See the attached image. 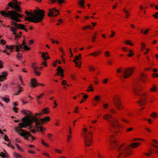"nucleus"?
Returning a JSON list of instances; mask_svg holds the SVG:
<instances>
[{
	"label": "nucleus",
	"instance_id": "nucleus-51",
	"mask_svg": "<svg viewBox=\"0 0 158 158\" xmlns=\"http://www.w3.org/2000/svg\"><path fill=\"white\" fill-rule=\"evenodd\" d=\"M88 88H90V89H88L87 90L88 91H93V89L92 88V87H91V85H90L89 86V87Z\"/></svg>",
	"mask_w": 158,
	"mask_h": 158
},
{
	"label": "nucleus",
	"instance_id": "nucleus-3",
	"mask_svg": "<svg viewBox=\"0 0 158 158\" xmlns=\"http://www.w3.org/2000/svg\"><path fill=\"white\" fill-rule=\"evenodd\" d=\"M1 13L2 15L10 17V19H12L16 22H20L18 18H21L23 16L21 14L18 13L15 10L7 11V12H6L5 11H2Z\"/></svg>",
	"mask_w": 158,
	"mask_h": 158
},
{
	"label": "nucleus",
	"instance_id": "nucleus-57",
	"mask_svg": "<svg viewBox=\"0 0 158 158\" xmlns=\"http://www.w3.org/2000/svg\"><path fill=\"white\" fill-rule=\"evenodd\" d=\"M117 71L118 73H120L122 72V69L121 68H119L117 70Z\"/></svg>",
	"mask_w": 158,
	"mask_h": 158
},
{
	"label": "nucleus",
	"instance_id": "nucleus-9",
	"mask_svg": "<svg viewBox=\"0 0 158 158\" xmlns=\"http://www.w3.org/2000/svg\"><path fill=\"white\" fill-rule=\"evenodd\" d=\"M92 133L89 131L88 133H85V136L83 137L85 145L89 146L92 143V139L90 138L92 136Z\"/></svg>",
	"mask_w": 158,
	"mask_h": 158
},
{
	"label": "nucleus",
	"instance_id": "nucleus-7",
	"mask_svg": "<svg viewBox=\"0 0 158 158\" xmlns=\"http://www.w3.org/2000/svg\"><path fill=\"white\" fill-rule=\"evenodd\" d=\"M18 4H21V3L18 2L17 0H12L8 3V6L18 12H22L20 6Z\"/></svg>",
	"mask_w": 158,
	"mask_h": 158
},
{
	"label": "nucleus",
	"instance_id": "nucleus-15",
	"mask_svg": "<svg viewBox=\"0 0 158 158\" xmlns=\"http://www.w3.org/2000/svg\"><path fill=\"white\" fill-rule=\"evenodd\" d=\"M31 67L34 71V73L35 75L39 76L40 75V73L37 71V69H39V68L37 67L34 63H33L31 65Z\"/></svg>",
	"mask_w": 158,
	"mask_h": 158
},
{
	"label": "nucleus",
	"instance_id": "nucleus-31",
	"mask_svg": "<svg viewBox=\"0 0 158 158\" xmlns=\"http://www.w3.org/2000/svg\"><path fill=\"white\" fill-rule=\"evenodd\" d=\"M152 145L156 148V149H153V150L156 154H158V146L153 144H152Z\"/></svg>",
	"mask_w": 158,
	"mask_h": 158
},
{
	"label": "nucleus",
	"instance_id": "nucleus-4",
	"mask_svg": "<svg viewBox=\"0 0 158 158\" xmlns=\"http://www.w3.org/2000/svg\"><path fill=\"white\" fill-rule=\"evenodd\" d=\"M11 23V25L14 26L10 27V30L13 32V34L15 35L16 40V38L18 39L20 37L22 34V32L19 31V34L18 35L16 32V30L19 28L20 29L24 30L26 32L27 31V30L25 28L24 25L21 23L17 24L13 21H12Z\"/></svg>",
	"mask_w": 158,
	"mask_h": 158
},
{
	"label": "nucleus",
	"instance_id": "nucleus-16",
	"mask_svg": "<svg viewBox=\"0 0 158 158\" xmlns=\"http://www.w3.org/2000/svg\"><path fill=\"white\" fill-rule=\"evenodd\" d=\"M44 114V113H41V112H40L39 113H36L34 115H32L33 117H35L36 118L37 121L39 122V127H40L41 128H42V129L43 130L42 131H44L43 129V128L41 124L40 123V121H39L40 120H38V118H40V116H41L43 114Z\"/></svg>",
	"mask_w": 158,
	"mask_h": 158
},
{
	"label": "nucleus",
	"instance_id": "nucleus-17",
	"mask_svg": "<svg viewBox=\"0 0 158 158\" xmlns=\"http://www.w3.org/2000/svg\"><path fill=\"white\" fill-rule=\"evenodd\" d=\"M31 85L30 86L32 87H35L37 86V84L41 85L42 86H44V85L43 84H40L37 82V80L35 79H32L31 80L30 82Z\"/></svg>",
	"mask_w": 158,
	"mask_h": 158
},
{
	"label": "nucleus",
	"instance_id": "nucleus-59",
	"mask_svg": "<svg viewBox=\"0 0 158 158\" xmlns=\"http://www.w3.org/2000/svg\"><path fill=\"white\" fill-rule=\"evenodd\" d=\"M152 75H153V77H158V74H157L153 73L152 74Z\"/></svg>",
	"mask_w": 158,
	"mask_h": 158
},
{
	"label": "nucleus",
	"instance_id": "nucleus-46",
	"mask_svg": "<svg viewBox=\"0 0 158 158\" xmlns=\"http://www.w3.org/2000/svg\"><path fill=\"white\" fill-rule=\"evenodd\" d=\"M157 115V114L156 113L153 112L151 116L153 118H156V116Z\"/></svg>",
	"mask_w": 158,
	"mask_h": 158
},
{
	"label": "nucleus",
	"instance_id": "nucleus-8",
	"mask_svg": "<svg viewBox=\"0 0 158 158\" xmlns=\"http://www.w3.org/2000/svg\"><path fill=\"white\" fill-rule=\"evenodd\" d=\"M113 101L114 104L118 110L122 109L123 106L120 102V98L117 95L114 96Z\"/></svg>",
	"mask_w": 158,
	"mask_h": 158
},
{
	"label": "nucleus",
	"instance_id": "nucleus-1",
	"mask_svg": "<svg viewBox=\"0 0 158 158\" xmlns=\"http://www.w3.org/2000/svg\"><path fill=\"white\" fill-rule=\"evenodd\" d=\"M21 112L24 114L26 117H23L22 119L23 123H20L19 124V127H15V130L17 133L21 136L24 137V139L27 140H30L28 137L31 136L32 139V141L35 139V138L28 132L25 131L21 129L22 128H26L27 127H29L28 129H30L32 127L31 126V124L35 122V127L37 129H40L41 131H42L43 130L39 126V123L37 121L36 117H33L32 114L29 111L23 110L21 111Z\"/></svg>",
	"mask_w": 158,
	"mask_h": 158
},
{
	"label": "nucleus",
	"instance_id": "nucleus-62",
	"mask_svg": "<svg viewBox=\"0 0 158 158\" xmlns=\"http://www.w3.org/2000/svg\"><path fill=\"white\" fill-rule=\"evenodd\" d=\"M55 151L60 154L62 152L61 151L58 149H55Z\"/></svg>",
	"mask_w": 158,
	"mask_h": 158
},
{
	"label": "nucleus",
	"instance_id": "nucleus-30",
	"mask_svg": "<svg viewBox=\"0 0 158 158\" xmlns=\"http://www.w3.org/2000/svg\"><path fill=\"white\" fill-rule=\"evenodd\" d=\"M14 155L16 158H23L20 155L17 153H14Z\"/></svg>",
	"mask_w": 158,
	"mask_h": 158
},
{
	"label": "nucleus",
	"instance_id": "nucleus-40",
	"mask_svg": "<svg viewBox=\"0 0 158 158\" xmlns=\"http://www.w3.org/2000/svg\"><path fill=\"white\" fill-rule=\"evenodd\" d=\"M97 34V33L96 32L95 33L94 35L92 38V41L93 42H95V39L96 38V35Z\"/></svg>",
	"mask_w": 158,
	"mask_h": 158
},
{
	"label": "nucleus",
	"instance_id": "nucleus-44",
	"mask_svg": "<svg viewBox=\"0 0 158 158\" xmlns=\"http://www.w3.org/2000/svg\"><path fill=\"white\" fill-rule=\"evenodd\" d=\"M0 156L2 158H5L6 157L5 154L2 152H1L0 153Z\"/></svg>",
	"mask_w": 158,
	"mask_h": 158
},
{
	"label": "nucleus",
	"instance_id": "nucleus-63",
	"mask_svg": "<svg viewBox=\"0 0 158 158\" xmlns=\"http://www.w3.org/2000/svg\"><path fill=\"white\" fill-rule=\"evenodd\" d=\"M13 110L15 111V112L16 113H17V110H18V109L17 108H16V107H14Z\"/></svg>",
	"mask_w": 158,
	"mask_h": 158
},
{
	"label": "nucleus",
	"instance_id": "nucleus-47",
	"mask_svg": "<svg viewBox=\"0 0 158 158\" xmlns=\"http://www.w3.org/2000/svg\"><path fill=\"white\" fill-rule=\"evenodd\" d=\"M153 16L156 19H157L158 18V12H156L155 13V14L153 15Z\"/></svg>",
	"mask_w": 158,
	"mask_h": 158
},
{
	"label": "nucleus",
	"instance_id": "nucleus-37",
	"mask_svg": "<svg viewBox=\"0 0 158 158\" xmlns=\"http://www.w3.org/2000/svg\"><path fill=\"white\" fill-rule=\"evenodd\" d=\"M125 42L127 44H129L131 46H132L133 45V44L132 43H131L130 41L129 40L125 41Z\"/></svg>",
	"mask_w": 158,
	"mask_h": 158
},
{
	"label": "nucleus",
	"instance_id": "nucleus-36",
	"mask_svg": "<svg viewBox=\"0 0 158 158\" xmlns=\"http://www.w3.org/2000/svg\"><path fill=\"white\" fill-rule=\"evenodd\" d=\"M3 139L6 141L9 142L10 141V140L7 137L6 135H4Z\"/></svg>",
	"mask_w": 158,
	"mask_h": 158
},
{
	"label": "nucleus",
	"instance_id": "nucleus-26",
	"mask_svg": "<svg viewBox=\"0 0 158 158\" xmlns=\"http://www.w3.org/2000/svg\"><path fill=\"white\" fill-rule=\"evenodd\" d=\"M16 45H11L10 46H8L7 45H6V49H11L10 52H12V49H13L14 48H15Z\"/></svg>",
	"mask_w": 158,
	"mask_h": 158
},
{
	"label": "nucleus",
	"instance_id": "nucleus-48",
	"mask_svg": "<svg viewBox=\"0 0 158 158\" xmlns=\"http://www.w3.org/2000/svg\"><path fill=\"white\" fill-rule=\"evenodd\" d=\"M103 108L104 109H105L106 108L108 107V105L106 103V104H103Z\"/></svg>",
	"mask_w": 158,
	"mask_h": 158
},
{
	"label": "nucleus",
	"instance_id": "nucleus-56",
	"mask_svg": "<svg viewBox=\"0 0 158 158\" xmlns=\"http://www.w3.org/2000/svg\"><path fill=\"white\" fill-rule=\"evenodd\" d=\"M108 81V79L106 78L103 81V83L104 84H106L107 82V81Z\"/></svg>",
	"mask_w": 158,
	"mask_h": 158
},
{
	"label": "nucleus",
	"instance_id": "nucleus-22",
	"mask_svg": "<svg viewBox=\"0 0 158 158\" xmlns=\"http://www.w3.org/2000/svg\"><path fill=\"white\" fill-rule=\"evenodd\" d=\"M50 118L49 117L47 116L44 118H41L39 121H40V123L41 122L43 123H44L45 122L48 121H50Z\"/></svg>",
	"mask_w": 158,
	"mask_h": 158
},
{
	"label": "nucleus",
	"instance_id": "nucleus-13",
	"mask_svg": "<svg viewBox=\"0 0 158 158\" xmlns=\"http://www.w3.org/2000/svg\"><path fill=\"white\" fill-rule=\"evenodd\" d=\"M49 12L48 13V15L49 16H52L55 17L59 13L58 10H56L55 8L49 9Z\"/></svg>",
	"mask_w": 158,
	"mask_h": 158
},
{
	"label": "nucleus",
	"instance_id": "nucleus-54",
	"mask_svg": "<svg viewBox=\"0 0 158 158\" xmlns=\"http://www.w3.org/2000/svg\"><path fill=\"white\" fill-rule=\"evenodd\" d=\"M152 153V152L151 151L149 152V153H145L144 154L146 155L147 156H149L151 155V154Z\"/></svg>",
	"mask_w": 158,
	"mask_h": 158
},
{
	"label": "nucleus",
	"instance_id": "nucleus-39",
	"mask_svg": "<svg viewBox=\"0 0 158 158\" xmlns=\"http://www.w3.org/2000/svg\"><path fill=\"white\" fill-rule=\"evenodd\" d=\"M41 141H42V144H43V145H44V146L47 147H49V145L47 144V143H45L44 141H43V140H41Z\"/></svg>",
	"mask_w": 158,
	"mask_h": 158
},
{
	"label": "nucleus",
	"instance_id": "nucleus-25",
	"mask_svg": "<svg viewBox=\"0 0 158 158\" xmlns=\"http://www.w3.org/2000/svg\"><path fill=\"white\" fill-rule=\"evenodd\" d=\"M139 145V143L138 142H135L131 143L130 144V146L132 148H135L138 146Z\"/></svg>",
	"mask_w": 158,
	"mask_h": 158
},
{
	"label": "nucleus",
	"instance_id": "nucleus-32",
	"mask_svg": "<svg viewBox=\"0 0 158 158\" xmlns=\"http://www.w3.org/2000/svg\"><path fill=\"white\" fill-rule=\"evenodd\" d=\"M128 52L130 53L128 54L127 56L129 57H131L132 56L134 55V54L131 50H128Z\"/></svg>",
	"mask_w": 158,
	"mask_h": 158
},
{
	"label": "nucleus",
	"instance_id": "nucleus-14",
	"mask_svg": "<svg viewBox=\"0 0 158 158\" xmlns=\"http://www.w3.org/2000/svg\"><path fill=\"white\" fill-rule=\"evenodd\" d=\"M146 101L145 95L144 94L141 96L138 102V103L141 106H143L146 104L145 102Z\"/></svg>",
	"mask_w": 158,
	"mask_h": 158
},
{
	"label": "nucleus",
	"instance_id": "nucleus-29",
	"mask_svg": "<svg viewBox=\"0 0 158 158\" xmlns=\"http://www.w3.org/2000/svg\"><path fill=\"white\" fill-rule=\"evenodd\" d=\"M85 1L84 0H80L79 1V3L80 4V6L81 7L84 8Z\"/></svg>",
	"mask_w": 158,
	"mask_h": 158
},
{
	"label": "nucleus",
	"instance_id": "nucleus-43",
	"mask_svg": "<svg viewBox=\"0 0 158 158\" xmlns=\"http://www.w3.org/2000/svg\"><path fill=\"white\" fill-rule=\"evenodd\" d=\"M89 69L90 71H94L95 70V68L94 67L92 66H89Z\"/></svg>",
	"mask_w": 158,
	"mask_h": 158
},
{
	"label": "nucleus",
	"instance_id": "nucleus-38",
	"mask_svg": "<svg viewBox=\"0 0 158 158\" xmlns=\"http://www.w3.org/2000/svg\"><path fill=\"white\" fill-rule=\"evenodd\" d=\"M82 28H83V30H85L87 29H89V28L92 29V28L90 27V26H88V25H87V26L83 27Z\"/></svg>",
	"mask_w": 158,
	"mask_h": 158
},
{
	"label": "nucleus",
	"instance_id": "nucleus-35",
	"mask_svg": "<svg viewBox=\"0 0 158 158\" xmlns=\"http://www.w3.org/2000/svg\"><path fill=\"white\" fill-rule=\"evenodd\" d=\"M18 88H19V89L18 90V91L16 92V93L14 94L15 95H17L19 94V93L21 92L22 91V89L21 88L19 87V86H18Z\"/></svg>",
	"mask_w": 158,
	"mask_h": 158
},
{
	"label": "nucleus",
	"instance_id": "nucleus-55",
	"mask_svg": "<svg viewBox=\"0 0 158 158\" xmlns=\"http://www.w3.org/2000/svg\"><path fill=\"white\" fill-rule=\"evenodd\" d=\"M59 4H62L64 2V0H57Z\"/></svg>",
	"mask_w": 158,
	"mask_h": 158
},
{
	"label": "nucleus",
	"instance_id": "nucleus-58",
	"mask_svg": "<svg viewBox=\"0 0 158 158\" xmlns=\"http://www.w3.org/2000/svg\"><path fill=\"white\" fill-rule=\"evenodd\" d=\"M149 30V29H148L146 30L145 31H144L143 33L145 35L147 34Z\"/></svg>",
	"mask_w": 158,
	"mask_h": 158
},
{
	"label": "nucleus",
	"instance_id": "nucleus-18",
	"mask_svg": "<svg viewBox=\"0 0 158 158\" xmlns=\"http://www.w3.org/2000/svg\"><path fill=\"white\" fill-rule=\"evenodd\" d=\"M81 58L77 56H76L75 57L74 59L73 60V61L76 64V67H79V68L81 67L80 63L79 61L77 62V60H80Z\"/></svg>",
	"mask_w": 158,
	"mask_h": 158
},
{
	"label": "nucleus",
	"instance_id": "nucleus-5",
	"mask_svg": "<svg viewBox=\"0 0 158 158\" xmlns=\"http://www.w3.org/2000/svg\"><path fill=\"white\" fill-rule=\"evenodd\" d=\"M103 118L109 122L111 127L113 129H117L120 127V125L118 121L109 114L104 115L103 116ZM118 131H119L117 130L115 131L116 132Z\"/></svg>",
	"mask_w": 158,
	"mask_h": 158
},
{
	"label": "nucleus",
	"instance_id": "nucleus-33",
	"mask_svg": "<svg viewBox=\"0 0 158 158\" xmlns=\"http://www.w3.org/2000/svg\"><path fill=\"white\" fill-rule=\"evenodd\" d=\"M48 108H44L43 110H42L43 112L45 114H47L49 113V112L48 111Z\"/></svg>",
	"mask_w": 158,
	"mask_h": 158
},
{
	"label": "nucleus",
	"instance_id": "nucleus-28",
	"mask_svg": "<svg viewBox=\"0 0 158 158\" xmlns=\"http://www.w3.org/2000/svg\"><path fill=\"white\" fill-rule=\"evenodd\" d=\"M101 51L100 50L99 51H95L90 54V55L93 56H96L100 54L101 52Z\"/></svg>",
	"mask_w": 158,
	"mask_h": 158
},
{
	"label": "nucleus",
	"instance_id": "nucleus-52",
	"mask_svg": "<svg viewBox=\"0 0 158 158\" xmlns=\"http://www.w3.org/2000/svg\"><path fill=\"white\" fill-rule=\"evenodd\" d=\"M16 147H17V148L18 149H19V150L20 151H22V149L20 148V147L19 146L18 144H16Z\"/></svg>",
	"mask_w": 158,
	"mask_h": 158
},
{
	"label": "nucleus",
	"instance_id": "nucleus-24",
	"mask_svg": "<svg viewBox=\"0 0 158 158\" xmlns=\"http://www.w3.org/2000/svg\"><path fill=\"white\" fill-rule=\"evenodd\" d=\"M5 97H1L0 98L2 100H3L6 103H7L9 102L10 99L9 98L7 97H8V96L6 95V96H5Z\"/></svg>",
	"mask_w": 158,
	"mask_h": 158
},
{
	"label": "nucleus",
	"instance_id": "nucleus-12",
	"mask_svg": "<svg viewBox=\"0 0 158 158\" xmlns=\"http://www.w3.org/2000/svg\"><path fill=\"white\" fill-rule=\"evenodd\" d=\"M110 143L113 149L116 148L118 142L113 136L110 137Z\"/></svg>",
	"mask_w": 158,
	"mask_h": 158
},
{
	"label": "nucleus",
	"instance_id": "nucleus-61",
	"mask_svg": "<svg viewBox=\"0 0 158 158\" xmlns=\"http://www.w3.org/2000/svg\"><path fill=\"white\" fill-rule=\"evenodd\" d=\"M121 120L126 123H127L129 122L128 121L122 118L121 119Z\"/></svg>",
	"mask_w": 158,
	"mask_h": 158
},
{
	"label": "nucleus",
	"instance_id": "nucleus-45",
	"mask_svg": "<svg viewBox=\"0 0 158 158\" xmlns=\"http://www.w3.org/2000/svg\"><path fill=\"white\" fill-rule=\"evenodd\" d=\"M110 53L108 51H106L105 53V54L106 57H109L110 56Z\"/></svg>",
	"mask_w": 158,
	"mask_h": 158
},
{
	"label": "nucleus",
	"instance_id": "nucleus-49",
	"mask_svg": "<svg viewBox=\"0 0 158 158\" xmlns=\"http://www.w3.org/2000/svg\"><path fill=\"white\" fill-rule=\"evenodd\" d=\"M44 94V93H42L40 96H37V99L40 98Z\"/></svg>",
	"mask_w": 158,
	"mask_h": 158
},
{
	"label": "nucleus",
	"instance_id": "nucleus-41",
	"mask_svg": "<svg viewBox=\"0 0 158 158\" xmlns=\"http://www.w3.org/2000/svg\"><path fill=\"white\" fill-rule=\"evenodd\" d=\"M100 98V96L98 95H97L94 97V99L96 101H98Z\"/></svg>",
	"mask_w": 158,
	"mask_h": 158
},
{
	"label": "nucleus",
	"instance_id": "nucleus-2",
	"mask_svg": "<svg viewBox=\"0 0 158 158\" xmlns=\"http://www.w3.org/2000/svg\"><path fill=\"white\" fill-rule=\"evenodd\" d=\"M44 10H41L39 9L35 10L33 13L25 10V13L29 16L25 17V20L35 23L41 22L43 20L44 16Z\"/></svg>",
	"mask_w": 158,
	"mask_h": 158
},
{
	"label": "nucleus",
	"instance_id": "nucleus-6",
	"mask_svg": "<svg viewBox=\"0 0 158 158\" xmlns=\"http://www.w3.org/2000/svg\"><path fill=\"white\" fill-rule=\"evenodd\" d=\"M116 150L118 152L117 158H119L121 155L124 157H127L131 155L130 149L128 147L124 145L123 143L117 148Z\"/></svg>",
	"mask_w": 158,
	"mask_h": 158
},
{
	"label": "nucleus",
	"instance_id": "nucleus-42",
	"mask_svg": "<svg viewBox=\"0 0 158 158\" xmlns=\"http://www.w3.org/2000/svg\"><path fill=\"white\" fill-rule=\"evenodd\" d=\"M20 54L19 53H18L16 56V57L17 58L20 60V58L22 57V56L21 55H20Z\"/></svg>",
	"mask_w": 158,
	"mask_h": 158
},
{
	"label": "nucleus",
	"instance_id": "nucleus-64",
	"mask_svg": "<svg viewBox=\"0 0 158 158\" xmlns=\"http://www.w3.org/2000/svg\"><path fill=\"white\" fill-rule=\"evenodd\" d=\"M41 63L43 64V65L45 66H47V64H46V62H42Z\"/></svg>",
	"mask_w": 158,
	"mask_h": 158
},
{
	"label": "nucleus",
	"instance_id": "nucleus-60",
	"mask_svg": "<svg viewBox=\"0 0 158 158\" xmlns=\"http://www.w3.org/2000/svg\"><path fill=\"white\" fill-rule=\"evenodd\" d=\"M62 83L63 85H64L66 84L67 82L66 81L63 80L62 82Z\"/></svg>",
	"mask_w": 158,
	"mask_h": 158
},
{
	"label": "nucleus",
	"instance_id": "nucleus-19",
	"mask_svg": "<svg viewBox=\"0 0 158 158\" xmlns=\"http://www.w3.org/2000/svg\"><path fill=\"white\" fill-rule=\"evenodd\" d=\"M138 85H135L133 87V91L135 94L137 95H139V92L140 89L138 88Z\"/></svg>",
	"mask_w": 158,
	"mask_h": 158
},
{
	"label": "nucleus",
	"instance_id": "nucleus-20",
	"mask_svg": "<svg viewBox=\"0 0 158 158\" xmlns=\"http://www.w3.org/2000/svg\"><path fill=\"white\" fill-rule=\"evenodd\" d=\"M57 74L60 76H61L62 77H63L64 76L63 74H62L61 75L59 74V73H60L62 74L63 73L64 70L62 69L60 67V66H59L57 69Z\"/></svg>",
	"mask_w": 158,
	"mask_h": 158
},
{
	"label": "nucleus",
	"instance_id": "nucleus-27",
	"mask_svg": "<svg viewBox=\"0 0 158 158\" xmlns=\"http://www.w3.org/2000/svg\"><path fill=\"white\" fill-rule=\"evenodd\" d=\"M146 76L143 73H141L140 75V80L143 82H144L146 80Z\"/></svg>",
	"mask_w": 158,
	"mask_h": 158
},
{
	"label": "nucleus",
	"instance_id": "nucleus-11",
	"mask_svg": "<svg viewBox=\"0 0 158 158\" xmlns=\"http://www.w3.org/2000/svg\"><path fill=\"white\" fill-rule=\"evenodd\" d=\"M25 42L24 40H23V44L21 45H17L15 46V51L17 52L20 51V49H22L23 48L26 51L30 49V48L28 47L27 45H25Z\"/></svg>",
	"mask_w": 158,
	"mask_h": 158
},
{
	"label": "nucleus",
	"instance_id": "nucleus-23",
	"mask_svg": "<svg viewBox=\"0 0 158 158\" xmlns=\"http://www.w3.org/2000/svg\"><path fill=\"white\" fill-rule=\"evenodd\" d=\"M42 56H41L43 57V60L45 61L47 60V59H49L50 58L49 57L47 56L46 57V55L48 54V53L47 52H46L45 53L44 52H42Z\"/></svg>",
	"mask_w": 158,
	"mask_h": 158
},
{
	"label": "nucleus",
	"instance_id": "nucleus-34",
	"mask_svg": "<svg viewBox=\"0 0 158 158\" xmlns=\"http://www.w3.org/2000/svg\"><path fill=\"white\" fill-rule=\"evenodd\" d=\"M156 87L153 85H152V87L150 89V90L152 91H155L156 90Z\"/></svg>",
	"mask_w": 158,
	"mask_h": 158
},
{
	"label": "nucleus",
	"instance_id": "nucleus-21",
	"mask_svg": "<svg viewBox=\"0 0 158 158\" xmlns=\"http://www.w3.org/2000/svg\"><path fill=\"white\" fill-rule=\"evenodd\" d=\"M7 73L6 72H2L0 75V81H2L7 76Z\"/></svg>",
	"mask_w": 158,
	"mask_h": 158
},
{
	"label": "nucleus",
	"instance_id": "nucleus-53",
	"mask_svg": "<svg viewBox=\"0 0 158 158\" xmlns=\"http://www.w3.org/2000/svg\"><path fill=\"white\" fill-rule=\"evenodd\" d=\"M133 130V128H132L131 127L128 128L127 129V132H129L131 131H132Z\"/></svg>",
	"mask_w": 158,
	"mask_h": 158
},
{
	"label": "nucleus",
	"instance_id": "nucleus-50",
	"mask_svg": "<svg viewBox=\"0 0 158 158\" xmlns=\"http://www.w3.org/2000/svg\"><path fill=\"white\" fill-rule=\"evenodd\" d=\"M6 43V41L3 40H2L1 41V42L0 41V44L1 43L2 45L5 44Z\"/></svg>",
	"mask_w": 158,
	"mask_h": 158
},
{
	"label": "nucleus",
	"instance_id": "nucleus-10",
	"mask_svg": "<svg viewBox=\"0 0 158 158\" xmlns=\"http://www.w3.org/2000/svg\"><path fill=\"white\" fill-rule=\"evenodd\" d=\"M133 68H127L123 70L122 74L124 78L130 77L133 73Z\"/></svg>",
	"mask_w": 158,
	"mask_h": 158
}]
</instances>
